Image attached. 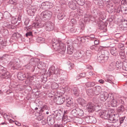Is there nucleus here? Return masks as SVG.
<instances>
[{"label": "nucleus", "instance_id": "f257e3e1", "mask_svg": "<svg viewBox=\"0 0 127 127\" xmlns=\"http://www.w3.org/2000/svg\"><path fill=\"white\" fill-rule=\"evenodd\" d=\"M113 111L112 110L108 111H102L99 114L101 117L108 119L109 122L114 123L118 121L119 114H111Z\"/></svg>", "mask_w": 127, "mask_h": 127}, {"label": "nucleus", "instance_id": "f03ea898", "mask_svg": "<svg viewBox=\"0 0 127 127\" xmlns=\"http://www.w3.org/2000/svg\"><path fill=\"white\" fill-rule=\"evenodd\" d=\"M52 13L50 11L46 10L42 12L40 15V17L41 20L43 21L41 22L39 21L36 23H34L33 26L35 28L42 27L44 26V21L49 19L52 15Z\"/></svg>", "mask_w": 127, "mask_h": 127}, {"label": "nucleus", "instance_id": "7ed1b4c3", "mask_svg": "<svg viewBox=\"0 0 127 127\" xmlns=\"http://www.w3.org/2000/svg\"><path fill=\"white\" fill-rule=\"evenodd\" d=\"M52 45L53 49L59 52L63 53L65 50V44L60 39L53 38L52 40Z\"/></svg>", "mask_w": 127, "mask_h": 127}, {"label": "nucleus", "instance_id": "20e7f679", "mask_svg": "<svg viewBox=\"0 0 127 127\" xmlns=\"http://www.w3.org/2000/svg\"><path fill=\"white\" fill-rule=\"evenodd\" d=\"M87 108L89 112H92L95 111H98L101 109V107L98 104H93L89 102L87 105Z\"/></svg>", "mask_w": 127, "mask_h": 127}, {"label": "nucleus", "instance_id": "39448f33", "mask_svg": "<svg viewBox=\"0 0 127 127\" xmlns=\"http://www.w3.org/2000/svg\"><path fill=\"white\" fill-rule=\"evenodd\" d=\"M71 114L74 117L82 116L84 115V112L82 109L76 108L71 111Z\"/></svg>", "mask_w": 127, "mask_h": 127}, {"label": "nucleus", "instance_id": "423d86ee", "mask_svg": "<svg viewBox=\"0 0 127 127\" xmlns=\"http://www.w3.org/2000/svg\"><path fill=\"white\" fill-rule=\"evenodd\" d=\"M9 68L13 69H17L20 67L19 64L16 60H13L8 65Z\"/></svg>", "mask_w": 127, "mask_h": 127}, {"label": "nucleus", "instance_id": "0eeeda50", "mask_svg": "<svg viewBox=\"0 0 127 127\" xmlns=\"http://www.w3.org/2000/svg\"><path fill=\"white\" fill-rule=\"evenodd\" d=\"M40 7L43 9H47L52 7L53 4L49 2L46 1L42 3Z\"/></svg>", "mask_w": 127, "mask_h": 127}, {"label": "nucleus", "instance_id": "6e6552de", "mask_svg": "<svg viewBox=\"0 0 127 127\" xmlns=\"http://www.w3.org/2000/svg\"><path fill=\"white\" fill-rule=\"evenodd\" d=\"M49 71V73H49V76H50L52 74H55L57 77H59L62 74V70H60L59 68L56 69L55 71L50 68Z\"/></svg>", "mask_w": 127, "mask_h": 127}, {"label": "nucleus", "instance_id": "1a4fd4ad", "mask_svg": "<svg viewBox=\"0 0 127 127\" xmlns=\"http://www.w3.org/2000/svg\"><path fill=\"white\" fill-rule=\"evenodd\" d=\"M45 25L46 26L45 28L47 31H51L54 29V24L50 21L46 22Z\"/></svg>", "mask_w": 127, "mask_h": 127}, {"label": "nucleus", "instance_id": "9d476101", "mask_svg": "<svg viewBox=\"0 0 127 127\" xmlns=\"http://www.w3.org/2000/svg\"><path fill=\"white\" fill-rule=\"evenodd\" d=\"M0 75V80H1L4 79L10 78L11 77V74L8 71H6Z\"/></svg>", "mask_w": 127, "mask_h": 127}, {"label": "nucleus", "instance_id": "9b49d317", "mask_svg": "<svg viewBox=\"0 0 127 127\" xmlns=\"http://www.w3.org/2000/svg\"><path fill=\"white\" fill-rule=\"evenodd\" d=\"M75 57L78 58V59L82 58L84 60L86 59V54L83 51L77 52L75 55Z\"/></svg>", "mask_w": 127, "mask_h": 127}, {"label": "nucleus", "instance_id": "f8f14e48", "mask_svg": "<svg viewBox=\"0 0 127 127\" xmlns=\"http://www.w3.org/2000/svg\"><path fill=\"white\" fill-rule=\"evenodd\" d=\"M85 120L87 123H95L96 122V120L95 117L90 116L86 118Z\"/></svg>", "mask_w": 127, "mask_h": 127}, {"label": "nucleus", "instance_id": "ddd939ff", "mask_svg": "<svg viewBox=\"0 0 127 127\" xmlns=\"http://www.w3.org/2000/svg\"><path fill=\"white\" fill-rule=\"evenodd\" d=\"M101 90V88L99 86H96L93 88V91L94 94L95 95H98L99 94Z\"/></svg>", "mask_w": 127, "mask_h": 127}, {"label": "nucleus", "instance_id": "4468645a", "mask_svg": "<svg viewBox=\"0 0 127 127\" xmlns=\"http://www.w3.org/2000/svg\"><path fill=\"white\" fill-rule=\"evenodd\" d=\"M65 97L63 96H60L57 97L56 103L58 105H60L62 104L65 100Z\"/></svg>", "mask_w": 127, "mask_h": 127}, {"label": "nucleus", "instance_id": "2eb2a0df", "mask_svg": "<svg viewBox=\"0 0 127 127\" xmlns=\"http://www.w3.org/2000/svg\"><path fill=\"white\" fill-rule=\"evenodd\" d=\"M66 98V105L67 107H69L73 105L72 99L69 98V96L65 97Z\"/></svg>", "mask_w": 127, "mask_h": 127}, {"label": "nucleus", "instance_id": "dca6fc26", "mask_svg": "<svg viewBox=\"0 0 127 127\" xmlns=\"http://www.w3.org/2000/svg\"><path fill=\"white\" fill-rule=\"evenodd\" d=\"M36 11V9L33 8V7H32V8H28L27 10L28 14L30 16L34 15Z\"/></svg>", "mask_w": 127, "mask_h": 127}, {"label": "nucleus", "instance_id": "f3484780", "mask_svg": "<svg viewBox=\"0 0 127 127\" xmlns=\"http://www.w3.org/2000/svg\"><path fill=\"white\" fill-rule=\"evenodd\" d=\"M68 5L69 8L71 9L74 10L76 9V4L73 1L69 2L68 3Z\"/></svg>", "mask_w": 127, "mask_h": 127}, {"label": "nucleus", "instance_id": "a211bd4d", "mask_svg": "<svg viewBox=\"0 0 127 127\" xmlns=\"http://www.w3.org/2000/svg\"><path fill=\"white\" fill-rule=\"evenodd\" d=\"M55 122L54 118L51 116H48L47 119V123L49 125H52Z\"/></svg>", "mask_w": 127, "mask_h": 127}, {"label": "nucleus", "instance_id": "6ab92c4d", "mask_svg": "<svg viewBox=\"0 0 127 127\" xmlns=\"http://www.w3.org/2000/svg\"><path fill=\"white\" fill-rule=\"evenodd\" d=\"M97 60L98 62L101 63H102L105 62V58L103 56V55L98 54L97 55Z\"/></svg>", "mask_w": 127, "mask_h": 127}, {"label": "nucleus", "instance_id": "aec40b11", "mask_svg": "<svg viewBox=\"0 0 127 127\" xmlns=\"http://www.w3.org/2000/svg\"><path fill=\"white\" fill-rule=\"evenodd\" d=\"M72 93L76 96H79L80 91L77 87H75L73 88L72 89Z\"/></svg>", "mask_w": 127, "mask_h": 127}, {"label": "nucleus", "instance_id": "412c9836", "mask_svg": "<svg viewBox=\"0 0 127 127\" xmlns=\"http://www.w3.org/2000/svg\"><path fill=\"white\" fill-rule=\"evenodd\" d=\"M3 18L8 20V19H10L11 16L10 14L7 11L5 12L3 14Z\"/></svg>", "mask_w": 127, "mask_h": 127}, {"label": "nucleus", "instance_id": "4be33fe9", "mask_svg": "<svg viewBox=\"0 0 127 127\" xmlns=\"http://www.w3.org/2000/svg\"><path fill=\"white\" fill-rule=\"evenodd\" d=\"M74 51L73 46L72 45H68L67 47V53L69 54H71L73 53Z\"/></svg>", "mask_w": 127, "mask_h": 127}, {"label": "nucleus", "instance_id": "5701e85b", "mask_svg": "<svg viewBox=\"0 0 127 127\" xmlns=\"http://www.w3.org/2000/svg\"><path fill=\"white\" fill-rule=\"evenodd\" d=\"M17 76L19 80L22 81L24 80L25 78L26 77L25 74L21 72L19 73L18 74Z\"/></svg>", "mask_w": 127, "mask_h": 127}, {"label": "nucleus", "instance_id": "b1692460", "mask_svg": "<svg viewBox=\"0 0 127 127\" xmlns=\"http://www.w3.org/2000/svg\"><path fill=\"white\" fill-rule=\"evenodd\" d=\"M117 114H118L119 115V113L120 114L122 113H123L125 110V108L124 106L121 105L120 106L118 107L117 109Z\"/></svg>", "mask_w": 127, "mask_h": 127}, {"label": "nucleus", "instance_id": "393cba45", "mask_svg": "<svg viewBox=\"0 0 127 127\" xmlns=\"http://www.w3.org/2000/svg\"><path fill=\"white\" fill-rule=\"evenodd\" d=\"M78 102L82 106H84V105L86 103V101L83 99L79 98L78 99Z\"/></svg>", "mask_w": 127, "mask_h": 127}, {"label": "nucleus", "instance_id": "a878e982", "mask_svg": "<svg viewBox=\"0 0 127 127\" xmlns=\"http://www.w3.org/2000/svg\"><path fill=\"white\" fill-rule=\"evenodd\" d=\"M118 103V100L116 99H114L111 100V104L112 107H116Z\"/></svg>", "mask_w": 127, "mask_h": 127}, {"label": "nucleus", "instance_id": "bb28decb", "mask_svg": "<svg viewBox=\"0 0 127 127\" xmlns=\"http://www.w3.org/2000/svg\"><path fill=\"white\" fill-rule=\"evenodd\" d=\"M115 63L112 62L110 63L108 67V69L109 71L113 70L115 68Z\"/></svg>", "mask_w": 127, "mask_h": 127}, {"label": "nucleus", "instance_id": "cd10ccee", "mask_svg": "<svg viewBox=\"0 0 127 127\" xmlns=\"http://www.w3.org/2000/svg\"><path fill=\"white\" fill-rule=\"evenodd\" d=\"M101 55H103L105 58H108L107 55L108 54V52L106 50H102L101 51Z\"/></svg>", "mask_w": 127, "mask_h": 127}, {"label": "nucleus", "instance_id": "c85d7f7f", "mask_svg": "<svg viewBox=\"0 0 127 127\" xmlns=\"http://www.w3.org/2000/svg\"><path fill=\"white\" fill-rule=\"evenodd\" d=\"M101 55H103L105 58H108L107 55L108 54V52L106 50H102L101 51Z\"/></svg>", "mask_w": 127, "mask_h": 127}, {"label": "nucleus", "instance_id": "c756f323", "mask_svg": "<svg viewBox=\"0 0 127 127\" xmlns=\"http://www.w3.org/2000/svg\"><path fill=\"white\" fill-rule=\"evenodd\" d=\"M95 37V36L94 35L92 34L85 36V37L87 39H88L90 40H93L96 39Z\"/></svg>", "mask_w": 127, "mask_h": 127}, {"label": "nucleus", "instance_id": "7c9ffc66", "mask_svg": "<svg viewBox=\"0 0 127 127\" xmlns=\"http://www.w3.org/2000/svg\"><path fill=\"white\" fill-rule=\"evenodd\" d=\"M110 52L111 54L115 56L117 54L116 49L114 47H112L110 49Z\"/></svg>", "mask_w": 127, "mask_h": 127}, {"label": "nucleus", "instance_id": "2f4dec72", "mask_svg": "<svg viewBox=\"0 0 127 127\" xmlns=\"http://www.w3.org/2000/svg\"><path fill=\"white\" fill-rule=\"evenodd\" d=\"M114 78V77L111 76H108L105 79V81L108 82L110 83L112 82L113 79Z\"/></svg>", "mask_w": 127, "mask_h": 127}, {"label": "nucleus", "instance_id": "473e14b6", "mask_svg": "<svg viewBox=\"0 0 127 127\" xmlns=\"http://www.w3.org/2000/svg\"><path fill=\"white\" fill-rule=\"evenodd\" d=\"M105 97H103L102 95H100V99L101 101H105L107 99V97H108V93L106 92H105Z\"/></svg>", "mask_w": 127, "mask_h": 127}, {"label": "nucleus", "instance_id": "72a5a7b5", "mask_svg": "<svg viewBox=\"0 0 127 127\" xmlns=\"http://www.w3.org/2000/svg\"><path fill=\"white\" fill-rule=\"evenodd\" d=\"M11 18V22L12 24H14L17 23V19L15 17H12L11 16L10 18V19Z\"/></svg>", "mask_w": 127, "mask_h": 127}, {"label": "nucleus", "instance_id": "f704fd0d", "mask_svg": "<svg viewBox=\"0 0 127 127\" xmlns=\"http://www.w3.org/2000/svg\"><path fill=\"white\" fill-rule=\"evenodd\" d=\"M76 2L79 5L81 6H83L85 3V0H75Z\"/></svg>", "mask_w": 127, "mask_h": 127}, {"label": "nucleus", "instance_id": "c9c22d12", "mask_svg": "<svg viewBox=\"0 0 127 127\" xmlns=\"http://www.w3.org/2000/svg\"><path fill=\"white\" fill-rule=\"evenodd\" d=\"M86 93L87 95L89 96L94 94L93 91V89H88L86 90Z\"/></svg>", "mask_w": 127, "mask_h": 127}, {"label": "nucleus", "instance_id": "e433bc0d", "mask_svg": "<svg viewBox=\"0 0 127 127\" xmlns=\"http://www.w3.org/2000/svg\"><path fill=\"white\" fill-rule=\"evenodd\" d=\"M95 85L94 82H88L86 84V85L87 87H93Z\"/></svg>", "mask_w": 127, "mask_h": 127}, {"label": "nucleus", "instance_id": "4c0bfd02", "mask_svg": "<svg viewBox=\"0 0 127 127\" xmlns=\"http://www.w3.org/2000/svg\"><path fill=\"white\" fill-rule=\"evenodd\" d=\"M58 87V84L56 83H53L51 85V88L53 89H56Z\"/></svg>", "mask_w": 127, "mask_h": 127}, {"label": "nucleus", "instance_id": "58836bf2", "mask_svg": "<svg viewBox=\"0 0 127 127\" xmlns=\"http://www.w3.org/2000/svg\"><path fill=\"white\" fill-rule=\"evenodd\" d=\"M123 9V7H122L121 5H119L118 7L117 8L116 7H115V9H117V12L118 13H119L120 11L122 12V9Z\"/></svg>", "mask_w": 127, "mask_h": 127}, {"label": "nucleus", "instance_id": "ea45409f", "mask_svg": "<svg viewBox=\"0 0 127 127\" xmlns=\"http://www.w3.org/2000/svg\"><path fill=\"white\" fill-rule=\"evenodd\" d=\"M104 13L102 12H100L99 13V19H102V20L104 19L105 18L104 17Z\"/></svg>", "mask_w": 127, "mask_h": 127}, {"label": "nucleus", "instance_id": "a19ab883", "mask_svg": "<svg viewBox=\"0 0 127 127\" xmlns=\"http://www.w3.org/2000/svg\"><path fill=\"white\" fill-rule=\"evenodd\" d=\"M108 97L107 99L108 101L114 99V96L113 94H108Z\"/></svg>", "mask_w": 127, "mask_h": 127}, {"label": "nucleus", "instance_id": "79ce46f5", "mask_svg": "<svg viewBox=\"0 0 127 127\" xmlns=\"http://www.w3.org/2000/svg\"><path fill=\"white\" fill-rule=\"evenodd\" d=\"M122 65L120 61H117L115 63V65L116 67L118 68H119L121 67V66Z\"/></svg>", "mask_w": 127, "mask_h": 127}, {"label": "nucleus", "instance_id": "37998d69", "mask_svg": "<svg viewBox=\"0 0 127 127\" xmlns=\"http://www.w3.org/2000/svg\"><path fill=\"white\" fill-rule=\"evenodd\" d=\"M6 71V68L0 65V73L1 74L5 72Z\"/></svg>", "mask_w": 127, "mask_h": 127}, {"label": "nucleus", "instance_id": "c03bdc74", "mask_svg": "<svg viewBox=\"0 0 127 127\" xmlns=\"http://www.w3.org/2000/svg\"><path fill=\"white\" fill-rule=\"evenodd\" d=\"M8 2L9 3L15 5H16L17 4L16 0H9Z\"/></svg>", "mask_w": 127, "mask_h": 127}, {"label": "nucleus", "instance_id": "a18cd8bd", "mask_svg": "<svg viewBox=\"0 0 127 127\" xmlns=\"http://www.w3.org/2000/svg\"><path fill=\"white\" fill-rule=\"evenodd\" d=\"M64 16L63 13H59L58 14L57 17L59 19L61 20L64 18Z\"/></svg>", "mask_w": 127, "mask_h": 127}, {"label": "nucleus", "instance_id": "49530a36", "mask_svg": "<svg viewBox=\"0 0 127 127\" xmlns=\"http://www.w3.org/2000/svg\"><path fill=\"white\" fill-rule=\"evenodd\" d=\"M91 51L90 50H87L86 52V57H87V58H89L91 55Z\"/></svg>", "mask_w": 127, "mask_h": 127}, {"label": "nucleus", "instance_id": "de8ad7c7", "mask_svg": "<svg viewBox=\"0 0 127 127\" xmlns=\"http://www.w3.org/2000/svg\"><path fill=\"white\" fill-rule=\"evenodd\" d=\"M47 106L46 105H44L41 107V108L40 110V112H43L44 110H47Z\"/></svg>", "mask_w": 127, "mask_h": 127}, {"label": "nucleus", "instance_id": "09e8293b", "mask_svg": "<svg viewBox=\"0 0 127 127\" xmlns=\"http://www.w3.org/2000/svg\"><path fill=\"white\" fill-rule=\"evenodd\" d=\"M78 40L81 41L82 42H85L86 39H87L85 37V36L84 37H78Z\"/></svg>", "mask_w": 127, "mask_h": 127}, {"label": "nucleus", "instance_id": "8fccbe9b", "mask_svg": "<svg viewBox=\"0 0 127 127\" xmlns=\"http://www.w3.org/2000/svg\"><path fill=\"white\" fill-rule=\"evenodd\" d=\"M32 27L31 26L25 27L24 29L26 31H30L32 30Z\"/></svg>", "mask_w": 127, "mask_h": 127}, {"label": "nucleus", "instance_id": "3c124183", "mask_svg": "<svg viewBox=\"0 0 127 127\" xmlns=\"http://www.w3.org/2000/svg\"><path fill=\"white\" fill-rule=\"evenodd\" d=\"M31 63L30 62V63L26 65V67L28 69H31V68H32V67H34V65H32L31 64Z\"/></svg>", "mask_w": 127, "mask_h": 127}, {"label": "nucleus", "instance_id": "603ef678", "mask_svg": "<svg viewBox=\"0 0 127 127\" xmlns=\"http://www.w3.org/2000/svg\"><path fill=\"white\" fill-rule=\"evenodd\" d=\"M43 119V115H39L38 116L37 118V119L38 121H40Z\"/></svg>", "mask_w": 127, "mask_h": 127}, {"label": "nucleus", "instance_id": "864d4df0", "mask_svg": "<svg viewBox=\"0 0 127 127\" xmlns=\"http://www.w3.org/2000/svg\"><path fill=\"white\" fill-rule=\"evenodd\" d=\"M125 117H123L121 118H120L119 116V119L120 123V124L123 123L124 122V120L125 118Z\"/></svg>", "mask_w": 127, "mask_h": 127}, {"label": "nucleus", "instance_id": "5fc2aeb1", "mask_svg": "<svg viewBox=\"0 0 127 127\" xmlns=\"http://www.w3.org/2000/svg\"><path fill=\"white\" fill-rule=\"evenodd\" d=\"M69 31L71 32H75L76 31V29L74 27L70 28Z\"/></svg>", "mask_w": 127, "mask_h": 127}, {"label": "nucleus", "instance_id": "6e6d98bb", "mask_svg": "<svg viewBox=\"0 0 127 127\" xmlns=\"http://www.w3.org/2000/svg\"><path fill=\"white\" fill-rule=\"evenodd\" d=\"M32 82L31 80L28 79L25 81V83L28 85H30L31 84Z\"/></svg>", "mask_w": 127, "mask_h": 127}, {"label": "nucleus", "instance_id": "4d7b16f0", "mask_svg": "<svg viewBox=\"0 0 127 127\" xmlns=\"http://www.w3.org/2000/svg\"><path fill=\"white\" fill-rule=\"evenodd\" d=\"M97 47L96 46L94 45L90 47V48L92 50H96Z\"/></svg>", "mask_w": 127, "mask_h": 127}, {"label": "nucleus", "instance_id": "13d9d810", "mask_svg": "<svg viewBox=\"0 0 127 127\" xmlns=\"http://www.w3.org/2000/svg\"><path fill=\"white\" fill-rule=\"evenodd\" d=\"M70 23L72 24L73 25H74L76 24V20L75 19H72L71 20Z\"/></svg>", "mask_w": 127, "mask_h": 127}, {"label": "nucleus", "instance_id": "bf43d9fd", "mask_svg": "<svg viewBox=\"0 0 127 127\" xmlns=\"http://www.w3.org/2000/svg\"><path fill=\"white\" fill-rule=\"evenodd\" d=\"M5 26H6L7 28H12V25L9 23L7 22L6 24V25H4Z\"/></svg>", "mask_w": 127, "mask_h": 127}, {"label": "nucleus", "instance_id": "052dcab7", "mask_svg": "<svg viewBox=\"0 0 127 127\" xmlns=\"http://www.w3.org/2000/svg\"><path fill=\"white\" fill-rule=\"evenodd\" d=\"M112 0L114 3L118 5L120 3L121 0Z\"/></svg>", "mask_w": 127, "mask_h": 127}, {"label": "nucleus", "instance_id": "680f3d73", "mask_svg": "<svg viewBox=\"0 0 127 127\" xmlns=\"http://www.w3.org/2000/svg\"><path fill=\"white\" fill-rule=\"evenodd\" d=\"M122 12H124L125 14H127V8H124L123 7V9H122Z\"/></svg>", "mask_w": 127, "mask_h": 127}, {"label": "nucleus", "instance_id": "e2e57ef3", "mask_svg": "<svg viewBox=\"0 0 127 127\" xmlns=\"http://www.w3.org/2000/svg\"><path fill=\"white\" fill-rule=\"evenodd\" d=\"M47 123V120L46 119H44L43 120H42L41 122V123L42 125H46Z\"/></svg>", "mask_w": 127, "mask_h": 127}, {"label": "nucleus", "instance_id": "0e129e2a", "mask_svg": "<svg viewBox=\"0 0 127 127\" xmlns=\"http://www.w3.org/2000/svg\"><path fill=\"white\" fill-rule=\"evenodd\" d=\"M26 36L27 37H28L29 36H31L32 35V32L31 31L28 32L26 33Z\"/></svg>", "mask_w": 127, "mask_h": 127}, {"label": "nucleus", "instance_id": "69168bd1", "mask_svg": "<svg viewBox=\"0 0 127 127\" xmlns=\"http://www.w3.org/2000/svg\"><path fill=\"white\" fill-rule=\"evenodd\" d=\"M124 46V44L121 43H119L118 44V47L119 48H121Z\"/></svg>", "mask_w": 127, "mask_h": 127}, {"label": "nucleus", "instance_id": "338daca9", "mask_svg": "<svg viewBox=\"0 0 127 127\" xmlns=\"http://www.w3.org/2000/svg\"><path fill=\"white\" fill-rule=\"evenodd\" d=\"M119 103L120 104H123L124 103V102L123 100L122 99H119L118 100Z\"/></svg>", "mask_w": 127, "mask_h": 127}, {"label": "nucleus", "instance_id": "774afa93", "mask_svg": "<svg viewBox=\"0 0 127 127\" xmlns=\"http://www.w3.org/2000/svg\"><path fill=\"white\" fill-rule=\"evenodd\" d=\"M63 125L62 124H56L55 125V127H62Z\"/></svg>", "mask_w": 127, "mask_h": 127}]
</instances>
